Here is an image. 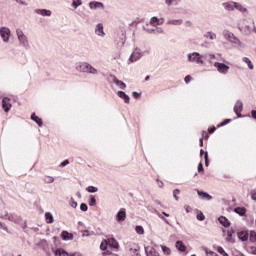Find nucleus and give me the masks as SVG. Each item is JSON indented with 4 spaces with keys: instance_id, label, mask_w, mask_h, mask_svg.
<instances>
[{
    "instance_id": "obj_1",
    "label": "nucleus",
    "mask_w": 256,
    "mask_h": 256,
    "mask_svg": "<svg viewBox=\"0 0 256 256\" xmlns=\"http://www.w3.org/2000/svg\"><path fill=\"white\" fill-rule=\"evenodd\" d=\"M76 71H78V73H87L88 75H99V70L88 62H79L76 65Z\"/></svg>"
},
{
    "instance_id": "obj_2",
    "label": "nucleus",
    "mask_w": 256,
    "mask_h": 256,
    "mask_svg": "<svg viewBox=\"0 0 256 256\" xmlns=\"http://www.w3.org/2000/svg\"><path fill=\"white\" fill-rule=\"evenodd\" d=\"M223 8L225 11H239L240 13H249V10L247 7H245L243 4L235 1H229V2H224L222 4Z\"/></svg>"
},
{
    "instance_id": "obj_3",
    "label": "nucleus",
    "mask_w": 256,
    "mask_h": 256,
    "mask_svg": "<svg viewBox=\"0 0 256 256\" xmlns=\"http://www.w3.org/2000/svg\"><path fill=\"white\" fill-rule=\"evenodd\" d=\"M0 217L1 219L12 221V223H16V225H21L22 229H27V222L23 221V218H21V216L6 213L5 215H1Z\"/></svg>"
},
{
    "instance_id": "obj_4",
    "label": "nucleus",
    "mask_w": 256,
    "mask_h": 256,
    "mask_svg": "<svg viewBox=\"0 0 256 256\" xmlns=\"http://www.w3.org/2000/svg\"><path fill=\"white\" fill-rule=\"evenodd\" d=\"M203 57L205 56H202L198 52H193L187 55L189 63H197V65H203V63H205V61H203Z\"/></svg>"
},
{
    "instance_id": "obj_5",
    "label": "nucleus",
    "mask_w": 256,
    "mask_h": 256,
    "mask_svg": "<svg viewBox=\"0 0 256 256\" xmlns=\"http://www.w3.org/2000/svg\"><path fill=\"white\" fill-rule=\"evenodd\" d=\"M143 55H145V52L141 51L139 48H135L128 59V65H131V63H136V61H139Z\"/></svg>"
},
{
    "instance_id": "obj_6",
    "label": "nucleus",
    "mask_w": 256,
    "mask_h": 256,
    "mask_svg": "<svg viewBox=\"0 0 256 256\" xmlns=\"http://www.w3.org/2000/svg\"><path fill=\"white\" fill-rule=\"evenodd\" d=\"M223 35L227 41H230L231 43H235V45H241V41L235 37V34L233 32H230L229 30H225L223 32Z\"/></svg>"
},
{
    "instance_id": "obj_7",
    "label": "nucleus",
    "mask_w": 256,
    "mask_h": 256,
    "mask_svg": "<svg viewBox=\"0 0 256 256\" xmlns=\"http://www.w3.org/2000/svg\"><path fill=\"white\" fill-rule=\"evenodd\" d=\"M214 67L217 69L218 73H221L222 75H227L229 73L230 67L225 63L215 62Z\"/></svg>"
},
{
    "instance_id": "obj_8",
    "label": "nucleus",
    "mask_w": 256,
    "mask_h": 256,
    "mask_svg": "<svg viewBox=\"0 0 256 256\" xmlns=\"http://www.w3.org/2000/svg\"><path fill=\"white\" fill-rule=\"evenodd\" d=\"M0 37L3 39L5 43H8L11 37V30L7 27L0 28Z\"/></svg>"
},
{
    "instance_id": "obj_9",
    "label": "nucleus",
    "mask_w": 256,
    "mask_h": 256,
    "mask_svg": "<svg viewBox=\"0 0 256 256\" xmlns=\"http://www.w3.org/2000/svg\"><path fill=\"white\" fill-rule=\"evenodd\" d=\"M16 35H17L20 43H22V45H27V43H29V40L27 39L25 33H23V31L21 29L16 30Z\"/></svg>"
},
{
    "instance_id": "obj_10",
    "label": "nucleus",
    "mask_w": 256,
    "mask_h": 256,
    "mask_svg": "<svg viewBox=\"0 0 256 256\" xmlns=\"http://www.w3.org/2000/svg\"><path fill=\"white\" fill-rule=\"evenodd\" d=\"M2 107H3L4 111H5V113H9V111H11V107H12L11 99L7 98V97L3 98V100H2Z\"/></svg>"
},
{
    "instance_id": "obj_11",
    "label": "nucleus",
    "mask_w": 256,
    "mask_h": 256,
    "mask_svg": "<svg viewBox=\"0 0 256 256\" xmlns=\"http://www.w3.org/2000/svg\"><path fill=\"white\" fill-rule=\"evenodd\" d=\"M34 13H36V15H41V17H51V15H53V12L47 9H35Z\"/></svg>"
},
{
    "instance_id": "obj_12",
    "label": "nucleus",
    "mask_w": 256,
    "mask_h": 256,
    "mask_svg": "<svg viewBox=\"0 0 256 256\" xmlns=\"http://www.w3.org/2000/svg\"><path fill=\"white\" fill-rule=\"evenodd\" d=\"M205 57L208 59L209 63L215 59L216 61H224L223 56L221 54H206Z\"/></svg>"
},
{
    "instance_id": "obj_13",
    "label": "nucleus",
    "mask_w": 256,
    "mask_h": 256,
    "mask_svg": "<svg viewBox=\"0 0 256 256\" xmlns=\"http://www.w3.org/2000/svg\"><path fill=\"white\" fill-rule=\"evenodd\" d=\"M241 111H243V102L238 100L234 105V112L236 113L237 117H241Z\"/></svg>"
},
{
    "instance_id": "obj_14",
    "label": "nucleus",
    "mask_w": 256,
    "mask_h": 256,
    "mask_svg": "<svg viewBox=\"0 0 256 256\" xmlns=\"http://www.w3.org/2000/svg\"><path fill=\"white\" fill-rule=\"evenodd\" d=\"M127 219V213L125 212V208L120 209V211L116 215V220L118 222L125 221Z\"/></svg>"
},
{
    "instance_id": "obj_15",
    "label": "nucleus",
    "mask_w": 256,
    "mask_h": 256,
    "mask_svg": "<svg viewBox=\"0 0 256 256\" xmlns=\"http://www.w3.org/2000/svg\"><path fill=\"white\" fill-rule=\"evenodd\" d=\"M95 34L98 37H105V31L103 30V24L98 23L95 27Z\"/></svg>"
},
{
    "instance_id": "obj_16",
    "label": "nucleus",
    "mask_w": 256,
    "mask_h": 256,
    "mask_svg": "<svg viewBox=\"0 0 256 256\" xmlns=\"http://www.w3.org/2000/svg\"><path fill=\"white\" fill-rule=\"evenodd\" d=\"M145 253L147 256H159L160 254L155 250V248L145 247Z\"/></svg>"
},
{
    "instance_id": "obj_17",
    "label": "nucleus",
    "mask_w": 256,
    "mask_h": 256,
    "mask_svg": "<svg viewBox=\"0 0 256 256\" xmlns=\"http://www.w3.org/2000/svg\"><path fill=\"white\" fill-rule=\"evenodd\" d=\"M117 95L120 97V99H123L124 103H129V101H131V98L129 97V95H127L123 91H118Z\"/></svg>"
},
{
    "instance_id": "obj_18",
    "label": "nucleus",
    "mask_w": 256,
    "mask_h": 256,
    "mask_svg": "<svg viewBox=\"0 0 256 256\" xmlns=\"http://www.w3.org/2000/svg\"><path fill=\"white\" fill-rule=\"evenodd\" d=\"M150 25H152L153 27H157V25H163V19H159L154 16L150 20Z\"/></svg>"
},
{
    "instance_id": "obj_19",
    "label": "nucleus",
    "mask_w": 256,
    "mask_h": 256,
    "mask_svg": "<svg viewBox=\"0 0 256 256\" xmlns=\"http://www.w3.org/2000/svg\"><path fill=\"white\" fill-rule=\"evenodd\" d=\"M113 83H115V85H117V87H119V89H127V84H125V82H123L121 80H118L117 77H114Z\"/></svg>"
},
{
    "instance_id": "obj_20",
    "label": "nucleus",
    "mask_w": 256,
    "mask_h": 256,
    "mask_svg": "<svg viewBox=\"0 0 256 256\" xmlns=\"http://www.w3.org/2000/svg\"><path fill=\"white\" fill-rule=\"evenodd\" d=\"M107 241L109 247H112V249H119V242H117L115 238H109Z\"/></svg>"
},
{
    "instance_id": "obj_21",
    "label": "nucleus",
    "mask_w": 256,
    "mask_h": 256,
    "mask_svg": "<svg viewBox=\"0 0 256 256\" xmlns=\"http://www.w3.org/2000/svg\"><path fill=\"white\" fill-rule=\"evenodd\" d=\"M234 234H235L234 229H230V230L227 231L226 241H228V243H235V239H233Z\"/></svg>"
},
{
    "instance_id": "obj_22",
    "label": "nucleus",
    "mask_w": 256,
    "mask_h": 256,
    "mask_svg": "<svg viewBox=\"0 0 256 256\" xmlns=\"http://www.w3.org/2000/svg\"><path fill=\"white\" fill-rule=\"evenodd\" d=\"M61 237L63 241H71L73 240V234L67 231H62Z\"/></svg>"
},
{
    "instance_id": "obj_23",
    "label": "nucleus",
    "mask_w": 256,
    "mask_h": 256,
    "mask_svg": "<svg viewBox=\"0 0 256 256\" xmlns=\"http://www.w3.org/2000/svg\"><path fill=\"white\" fill-rule=\"evenodd\" d=\"M166 25H174L175 27H177L179 25H183V20L182 19L168 20L166 22Z\"/></svg>"
},
{
    "instance_id": "obj_24",
    "label": "nucleus",
    "mask_w": 256,
    "mask_h": 256,
    "mask_svg": "<svg viewBox=\"0 0 256 256\" xmlns=\"http://www.w3.org/2000/svg\"><path fill=\"white\" fill-rule=\"evenodd\" d=\"M218 221L221 225H223V227H230L231 226V222H229V220L227 218H225V216L219 217Z\"/></svg>"
},
{
    "instance_id": "obj_25",
    "label": "nucleus",
    "mask_w": 256,
    "mask_h": 256,
    "mask_svg": "<svg viewBox=\"0 0 256 256\" xmlns=\"http://www.w3.org/2000/svg\"><path fill=\"white\" fill-rule=\"evenodd\" d=\"M89 7L90 9H103V3L93 1L89 3Z\"/></svg>"
},
{
    "instance_id": "obj_26",
    "label": "nucleus",
    "mask_w": 256,
    "mask_h": 256,
    "mask_svg": "<svg viewBox=\"0 0 256 256\" xmlns=\"http://www.w3.org/2000/svg\"><path fill=\"white\" fill-rule=\"evenodd\" d=\"M197 194L199 197H202V199H207V201H211L213 199V196L209 195V193L203 192V191H197Z\"/></svg>"
},
{
    "instance_id": "obj_27",
    "label": "nucleus",
    "mask_w": 256,
    "mask_h": 256,
    "mask_svg": "<svg viewBox=\"0 0 256 256\" xmlns=\"http://www.w3.org/2000/svg\"><path fill=\"white\" fill-rule=\"evenodd\" d=\"M242 61L248 65V69L253 71L255 69V66L253 65V62L248 57H243Z\"/></svg>"
},
{
    "instance_id": "obj_28",
    "label": "nucleus",
    "mask_w": 256,
    "mask_h": 256,
    "mask_svg": "<svg viewBox=\"0 0 256 256\" xmlns=\"http://www.w3.org/2000/svg\"><path fill=\"white\" fill-rule=\"evenodd\" d=\"M55 256H69V253L63 248H58L55 250Z\"/></svg>"
},
{
    "instance_id": "obj_29",
    "label": "nucleus",
    "mask_w": 256,
    "mask_h": 256,
    "mask_svg": "<svg viewBox=\"0 0 256 256\" xmlns=\"http://www.w3.org/2000/svg\"><path fill=\"white\" fill-rule=\"evenodd\" d=\"M204 37L206 39H210V41H215V39H217V34L213 33V32H206L204 34Z\"/></svg>"
},
{
    "instance_id": "obj_30",
    "label": "nucleus",
    "mask_w": 256,
    "mask_h": 256,
    "mask_svg": "<svg viewBox=\"0 0 256 256\" xmlns=\"http://www.w3.org/2000/svg\"><path fill=\"white\" fill-rule=\"evenodd\" d=\"M31 119H32V121H35V123H37V125H39V127L43 126V120H41V118H39L37 115L32 114Z\"/></svg>"
},
{
    "instance_id": "obj_31",
    "label": "nucleus",
    "mask_w": 256,
    "mask_h": 256,
    "mask_svg": "<svg viewBox=\"0 0 256 256\" xmlns=\"http://www.w3.org/2000/svg\"><path fill=\"white\" fill-rule=\"evenodd\" d=\"M238 238L240 239V241H247V239H249V233L239 232L238 233Z\"/></svg>"
},
{
    "instance_id": "obj_32",
    "label": "nucleus",
    "mask_w": 256,
    "mask_h": 256,
    "mask_svg": "<svg viewBox=\"0 0 256 256\" xmlns=\"http://www.w3.org/2000/svg\"><path fill=\"white\" fill-rule=\"evenodd\" d=\"M45 219H46V223L51 225V223H53V221H54L53 214H51V212H46L45 213Z\"/></svg>"
},
{
    "instance_id": "obj_33",
    "label": "nucleus",
    "mask_w": 256,
    "mask_h": 256,
    "mask_svg": "<svg viewBox=\"0 0 256 256\" xmlns=\"http://www.w3.org/2000/svg\"><path fill=\"white\" fill-rule=\"evenodd\" d=\"M176 248L179 250V251H185L187 249V247L185 246V244H183L182 241H177L176 242Z\"/></svg>"
},
{
    "instance_id": "obj_34",
    "label": "nucleus",
    "mask_w": 256,
    "mask_h": 256,
    "mask_svg": "<svg viewBox=\"0 0 256 256\" xmlns=\"http://www.w3.org/2000/svg\"><path fill=\"white\" fill-rule=\"evenodd\" d=\"M165 3L168 7H171L172 5H179L181 0H165Z\"/></svg>"
},
{
    "instance_id": "obj_35",
    "label": "nucleus",
    "mask_w": 256,
    "mask_h": 256,
    "mask_svg": "<svg viewBox=\"0 0 256 256\" xmlns=\"http://www.w3.org/2000/svg\"><path fill=\"white\" fill-rule=\"evenodd\" d=\"M160 247H161L164 255H171V248H169L165 245H161Z\"/></svg>"
},
{
    "instance_id": "obj_36",
    "label": "nucleus",
    "mask_w": 256,
    "mask_h": 256,
    "mask_svg": "<svg viewBox=\"0 0 256 256\" xmlns=\"http://www.w3.org/2000/svg\"><path fill=\"white\" fill-rule=\"evenodd\" d=\"M86 191H88V193H97L99 191V188H97L95 186H88L86 188Z\"/></svg>"
},
{
    "instance_id": "obj_37",
    "label": "nucleus",
    "mask_w": 256,
    "mask_h": 256,
    "mask_svg": "<svg viewBox=\"0 0 256 256\" xmlns=\"http://www.w3.org/2000/svg\"><path fill=\"white\" fill-rule=\"evenodd\" d=\"M108 245H109V242H108L107 240H103V241L101 242V244H100V249H101L102 251H105V250H107Z\"/></svg>"
},
{
    "instance_id": "obj_38",
    "label": "nucleus",
    "mask_w": 256,
    "mask_h": 256,
    "mask_svg": "<svg viewBox=\"0 0 256 256\" xmlns=\"http://www.w3.org/2000/svg\"><path fill=\"white\" fill-rule=\"evenodd\" d=\"M72 5L75 9H77V7H81V5H83V1H81V0H72Z\"/></svg>"
},
{
    "instance_id": "obj_39",
    "label": "nucleus",
    "mask_w": 256,
    "mask_h": 256,
    "mask_svg": "<svg viewBox=\"0 0 256 256\" xmlns=\"http://www.w3.org/2000/svg\"><path fill=\"white\" fill-rule=\"evenodd\" d=\"M135 231L136 233H138V235H145V229L143 228V226H136Z\"/></svg>"
},
{
    "instance_id": "obj_40",
    "label": "nucleus",
    "mask_w": 256,
    "mask_h": 256,
    "mask_svg": "<svg viewBox=\"0 0 256 256\" xmlns=\"http://www.w3.org/2000/svg\"><path fill=\"white\" fill-rule=\"evenodd\" d=\"M234 211H235V213H238V215H245V213H246L245 208H241V207L235 208Z\"/></svg>"
},
{
    "instance_id": "obj_41",
    "label": "nucleus",
    "mask_w": 256,
    "mask_h": 256,
    "mask_svg": "<svg viewBox=\"0 0 256 256\" xmlns=\"http://www.w3.org/2000/svg\"><path fill=\"white\" fill-rule=\"evenodd\" d=\"M44 182L48 183V184L54 183L55 182V178H53L52 176H45L44 177Z\"/></svg>"
},
{
    "instance_id": "obj_42",
    "label": "nucleus",
    "mask_w": 256,
    "mask_h": 256,
    "mask_svg": "<svg viewBox=\"0 0 256 256\" xmlns=\"http://www.w3.org/2000/svg\"><path fill=\"white\" fill-rule=\"evenodd\" d=\"M155 213H156V215H158V217H159L160 219H162V221L166 222L167 225H169V220H167V219L165 218V216H163V213H160L159 211H155Z\"/></svg>"
},
{
    "instance_id": "obj_43",
    "label": "nucleus",
    "mask_w": 256,
    "mask_h": 256,
    "mask_svg": "<svg viewBox=\"0 0 256 256\" xmlns=\"http://www.w3.org/2000/svg\"><path fill=\"white\" fill-rule=\"evenodd\" d=\"M179 193H181V190H179V189H175V190L173 191V197H174V199H175L176 201H179V196H177V195H179Z\"/></svg>"
},
{
    "instance_id": "obj_44",
    "label": "nucleus",
    "mask_w": 256,
    "mask_h": 256,
    "mask_svg": "<svg viewBox=\"0 0 256 256\" xmlns=\"http://www.w3.org/2000/svg\"><path fill=\"white\" fill-rule=\"evenodd\" d=\"M217 251H218V253H220V255L229 256V254H227L225 252V250L223 249V247H221V246H218Z\"/></svg>"
},
{
    "instance_id": "obj_45",
    "label": "nucleus",
    "mask_w": 256,
    "mask_h": 256,
    "mask_svg": "<svg viewBox=\"0 0 256 256\" xmlns=\"http://www.w3.org/2000/svg\"><path fill=\"white\" fill-rule=\"evenodd\" d=\"M250 241L252 243H255L256 242V233L255 232H250V237H249Z\"/></svg>"
},
{
    "instance_id": "obj_46",
    "label": "nucleus",
    "mask_w": 256,
    "mask_h": 256,
    "mask_svg": "<svg viewBox=\"0 0 256 256\" xmlns=\"http://www.w3.org/2000/svg\"><path fill=\"white\" fill-rule=\"evenodd\" d=\"M196 217L198 221H205V215L203 214V212H199Z\"/></svg>"
},
{
    "instance_id": "obj_47",
    "label": "nucleus",
    "mask_w": 256,
    "mask_h": 256,
    "mask_svg": "<svg viewBox=\"0 0 256 256\" xmlns=\"http://www.w3.org/2000/svg\"><path fill=\"white\" fill-rule=\"evenodd\" d=\"M97 203V199H95V197H91L89 200V205L90 207H94V205Z\"/></svg>"
},
{
    "instance_id": "obj_48",
    "label": "nucleus",
    "mask_w": 256,
    "mask_h": 256,
    "mask_svg": "<svg viewBox=\"0 0 256 256\" xmlns=\"http://www.w3.org/2000/svg\"><path fill=\"white\" fill-rule=\"evenodd\" d=\"M70 207L77 209V202L73 198L70 199Z\"/></svg>"
},
{
    "instance_id": "obj_49",
    "label": "nucleus",
    "mask_w": 256,
    "mask_h": 256,
    "mask_svg": "<svg viewBox=\"0 0 256 256\" xmlns=\"http://www.w3.org/2000/svg\"><path fill=\"white\" fill-rule=\"evenodd\" d=\"M130 251L133 253V255H139V247L130 248Z\"/></svg>"
},
{
    "instance_id": "obj_50",
    "label": "nucleus",
    "mask_w": 256,
    "mask_h": 256,
    "mask_svg": "<svg viewBox=\"0 0 256 256\" xmlns=\"http://www.w3.org/2000/svg\"><path fill=\"white\" fill-rule=\"evenodd\" d=\"M192 80H193V77H191V75H187V76L184 78V81H185V83H187V84L191 83Z\"/></svg>"
},
{
    "instance_id": "obj_51",
    "label": "nucleus",
    "mask_w": 256,
    "mask_h": 256,
    "mask_svg": "<svg viewBox=\"0 0 256 256\" xmlns=\"http://www.w3.org/2000/svg\"><path fill=\"white\" fill-rule=\"evenodd\" d=\"M204 159H205V165H206V167H209V154H208L207 152L205 153Z\"/></svg>"
},
{
    "instance_id": "obj_52",
    "label": "nucleus",
    "mask_w": 256,
    "mask_h": 256,
    "mask_svg": "<svg viewBox=\"0 0 256 256\" xmlns=\"http://www.w3.org/2000/svg\"><path fill=\"white\" fill-rule=\"evenodd\" d=\"M16 3H19V5H24V7H27V5H29L26 1L23 0H15Z\"/></svg>"
},
{
    "instance_id": "obj_53",
    "label": "nucleus",
    "mask_w": 256,
    "mask_h": 256,
    "mask_svg": "<svg viewBox=\"0 0 256 256\" xmlns=\"http://www.w3.org/2000/svg\"><path fill=\"white\" fill-rule=\"evenodd\" d=\"M80 209H81L82 211H87V209H88L87 204L82 203V204L80 205Z\"/></svg>"
},
{
    "instance_id": "obj_54",
    "label": "nucleus",
    "mask_w": 256,
    "mask_h": 256,
    "mask_svg": "<svg viewBox=\"0 0 256 256\" xmlns=\"http://www.w3.org/2000/svg\"><path fill=\"white\" fill-rule=\"evenodd\" d=\"M184 209H185L186 213H191V211H192V208L189 205H185Z\"/></svg>"
},
{
    "instance_id": "obj_55",
    "label": "nucleus",
    "mask_w": 256,
    "mask_h": 256,
    "mask_svg": "<svg viewBox=\"0 0 256 256\" xmlns=\"http://www.w3.org/2000/svg\"><path fill=\"white\" fill-rule=\"evenodd\" d=\"M66 165H69V160H65L60 164V167H66Z\"/></svg>"
},
{
    "instance_id": "obj_56",
    "label": "nucleus",
    "mask_w": 256,
    "mask_h": 256,
    "mask_svg": "<svg viewBox=\"0 0 256 256\" xmlns=\"http://www.w3.org/2000/svg\"><path fill=\"white\" fill-rule=\"evenodd\" d=\"M201 171H203V164L199 163V165H198V173H201Z\"/></svg>"
},
{
    "instance_id": "obj_57",
    "label": "nucleus",
    "mask_w": 256,
    "mask_h": 256,
    "mask_svg": "<svg viewBox=\"0 0 256 256\" xmlns=\"http://www.w3.org/2000/svg\"><path fill=\"white\" fill-rule=\"evenodd\" d=\"M158 186L160 187V189H163V181H159L157 180Z\"/></svg>"
},
{
    "instance_id": "obj_58",
    "label": "nucleus",
    "mask_w": 256,
    "mask_h": 256,
    "mask_svg": "<svg viewBox=\"0 0 256 256\" xmlns=\"http://www.w3.org/2000/svg\"><path fill=\"white\" fill-rule=\"evenodd\" d=\"M132 95H133V97H135V99H138V97H140L141 94H139L137 92H133Z\"/></svg>"
},
{
    "instance_id": "obj_59",
    "label": "nucleus",
    "mask_w": 256,
    "mask_h": 256,
    "mask_svg": "<svg viewBox=\"0 0 256 256\" xmlns=\"http://www.w3.org/2000/svg\"><path fill=\"white\" fill-rule=\"evenodd\" d=\"M251 199H252L253 201H256V192H253V193H252Z\"/></svg>"
},
{
    "instance_id": "obj_60",
    "label": "nucleus",
    "mask_w": 256,
    "mask_h": 256,
    "mask_svg": "<svg viewBox=\"0 0 256 256\" xmlns=\"http://www.w3.org/2000/svg\"><path fill=\"white\" fill-rule=\"evenodd\" d=\"M251 115H252L253 119H256V110H252Z\"/></svg>"
},
{
    "instance_id": "obj_61",
    "label": "nucleus",
    "mask_w": 256,
    "mask_h": 256,
    "mask_svg": "<svg viewBox=\"0 0 256 256\" xmlns=\"http://www.w3.org/2000/svg\"><path fill=\"white\" fill-rule=\"evenodd\" d=\"M227 123H231V119L226 120V121L223 122L221 125H222V126H223V125H227Z\"/></svg>"
},
{
    "instance_id": "obj_62",
    "label": "nucleus",
    "mask_w": 256,
    "mask_h": 256,
    "mask_svg": "<svg viewBox=\"0 0 256 256\" xmlns=\"http://www.w3.org/2000/svg\"><path fill=\"white\" fill-rule=\"evenodd\" d=\"M216 129H217V128H215V127L211 128V129L209 130V133H215Z\"/></svg>"
},
{
    "instance_id": "obj_63",
    "label": "nucleus",
    "mask_w": 256,
    "mask_h": 256,
    "mask_svg": "<svg viewBox=\"0 0 256 256\" xmlns=\"http://www.w3.org/2000/svg\"><path fill=\"white\" fill-rule=\"evenodd\" d=\"M209 255H212V256H217V253L213 252V251H210V252H207Z\"/></svg>"
},
{
    "instance_id": "obj_64",
    "label": "nucleus",
    "mask_w": 256,
    "mask_h": 256,
    "mask_svg": "<svg viewBox=\"0 0 256 256\" xmlns=\"http://www.w3.org/2000/svg\"><path fill=\"white\" fill-rule=\"evenodd\" d=\"M69 256H81V254L73 253V254H69Z\"/></svg>"
}]
</instances>
